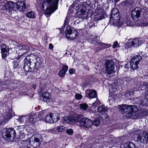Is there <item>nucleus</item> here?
I'll use <instances>...</instances> for the list:
<instances>
[{
    "label": "nucleus",
    "mask_w": 148,
    "mask_h": 148,
    "mask_svg": "<svg viewBox=\"0 0 148 148\" xmlns=\"http://www.w3.org/2000/svg\"><path fill=\"white\" fill-rule=\"evenodd\" d=\"M128 94H129L130 96H131L133 95V92L132 91H130L128 93Z\"/></svg>",
    "instance_id": "nucleus-53"
},
{
    "label": "nucleus",
    "mask_w": 148,
    "mask_h": 148,
    "mask_svg": "<svg viewBox=\"0 0 148 148\" xmlns=\"http://www.w3.org/2000/svg\"><path fill=\"white\" fill-rule=\"evenodd\" d=\"M118 46V43L117 41H115L114 42V44L113 45V47L114 48H115L116 47Z\"/></svg>",
    "instance_id": "nucleus-48"
},
{
    "label": "nucleus",
    "mask_w": 148,
    "mask_h": 148,
    "mask_svg": "<svg viewBox=\"0 0 148 148\" xmlns=\"http://www.w3.org/2000/svg\"><path fill=\"white\" fill-rule=\"evenodd\" d=\"M6 85V84H4V86H5V85Z\"/></svg>",
    "instance_id": "nucleus-60"
},
{
    "label": "nucleus",
    "mask_w": 148,
    "mask_h": 148,
    "mask_svg": "<svg viewBox=\"0 0 148 148\" xmlns=\"http://www.w3.org/2000/svg\"><path fill=\"white\" fill-rule=\"evenodd\" d=\"M142 25L143 26H148V18L144 19L142 23Z\"/></svg>",
    "instance_id": "nucleus-40"
},
{
    "label": "nucleus",
    "mask_w": 148,
    "mask_h": 148,
    "mask_svg": "<svg viewBox=\"0 0 148 148\" xmlns=\"http://www.w3.org/2000/svg\"><path fill=\"white\" fill-rule=\"evenodd\" d=\"M95 21L93 20L92 21V23H89V27L90 28L93 27H95Z\"/></svg>",
    "instance_id": "nucleus-42"
},
{
    "label": "nucleus",
    "mask_w": 148,
    "mask_h": 148,
    "mask_svg": "<svg viewBox=\"0 0 148 148\" xmlns=\"http://www.w3.org/2000/svg\"><path fill=\"white\" fill-rule=\"evenodd\" d=\"M107 0H101V1L103 2V3L105 4L106 3Z\"/></svg>",
    "instance_id": "nucleus-55"
},
{
    "label": "nucleus",
    "mask_w": 148,
    "mask_h": 148,
    "mask_svg": "<svg viewBox=\"0 0 148 148\" xmlns=\"http://www.w3.org/2000/svg\"><path fill=\"white\" fill-rule=\"evenodd\" d=\"M66 133L69 135H72L73 133V131L72 129H69L66 131Z\"/></svg>",
    "instance_id": "nucleus-41"
},
{
    "label": "nucleus",
    "mask_w": 148,
    "mask_h": 148,
    "mask_svg": "<svg viewBox=\"0 0 148 148\" xmlns=\"http://www.w3.org/2000/svg\"><path fill=\"white\" fill-rule=\"evenodd\" d=\"M36 86L35 84H33L32 85V87L34 89H35L36 88Z\"/></svg>",
    "instance_id": "nucleus-57"
},
{
    "label": "nucleus",
    "mask_w": 148,
    "mask_h": 148,
    "mask_svg": "<svg viewBox=\"0 0 148 148\" xmlns=\"http://www.w3.org/2000/svg\"><path fill=\"white\" fill-rule=\"evenodd\" d=\"M106 68L107 71L108 73L111 74L113 73L114 71V67L110 68L108 67V66H107V68Z\"/></svg>",
    "instance_id": "nucleus-35"
},
{
    "label": "nucleus",
    "mask_w": 148,
    "mask_h": 148,
    "mask_svg": "<svg viewBox=\"0 0 148 148\" xmlns=\"http://www.w3.org/2000/svg\"><path fill=\"white\" fill-rule=\"evenodd\" d=\"M14 68H16L17 66H16L15 67L14 66Z\"/></svg>",
    "instance_id": "nucleus-61"
},
{
    "label": "nucleus",
    "mask_w": 148,
    "mask_h": 148,
    "mask_svg": "<svg viewBox=\"0 0 148 148\" xmlns=\"http://www.w3.org/2000/svg\"><path fill=\"white\" fill-rule=\"evenodd\" d=\"M101 45V46H102L103 44H103V43H100L99 44Z\"/></svg>",
    "instance_id": "nucleus-59"
},
{
    "label": "nucleus",
    "mask_w": 148,
    "mask_h": 148,
    "mask_svg": "<svg viewBox=\"0 0 148 148\" xmlns=\"http://www.w3.org/2000/svg\"><path fill=\"white\" fill-rule=\"evenodd\" d=\"M26 5L23 1L18 2L16 3V10H19L20 11H23L25 9Z\"/></svg>",
    "instance_id": "nucleus-18"
},
{
    "label": "nucleus",
    "mask_w": 148,
    "mask_h": 148,
    "mask_svg": "<svg viewBox=\"0 0 148 148\" xmlns=\"http://www.w3.org/2000/svg\"><path fill=\"white\" fill-rule=\"evenodd\" d=\"M80 109L83 110H86L88 107V105L86 103L81 104H80Z\"/></svg>",
    "instance_id": "nucleus-38"
},
{
    "label": "nucleus",
    "mask_w": 148,
    "mask_h": 148,
    "mask_svg": "<svg viewBox=\"0 0 148 148\" xmlns=\"http://www.w3.org/2000/svg\"><path fill=\"white\" fill-rule=\"evenodd\" d=\"M41 58L31 54L27 56L24 60V69L28 68H36L41 62Z\"/></svg>",
    "instance_id": "nucleus-3"
},
{
    "label": "nucleus",
    "mask_w": 148,
    "mask_h": 148,
    "mask_svg": "<svg viewBox=\"0 0 148 148\" xmlns=\"http://www.w3.org/2000/svg\"><path fill=\"white\" fill-rule=\"evenodd\" d=\"M113 64L114 63L113 62L109 60L107 61L106 63V68H107V66H108L110 68L114 67Z\"/></svg>",
    "instance_id": "nucleus-32"
},
{
    "label": "nucleus",
    "mask_w": 148,
    "mask_h": 148,
    "mask_svg": "<svg viewBox=\"0 0 148 148\" xmlns=\"http://www.w3.org/2000/svg\"><path fill=\"white\" fill-rule=\"evenodd\" d=\"M131 44L134 47H137L141 45V43L138 38H136L133 40Z\"/></svg>",
    "instance_id": "nucleus-23"
},
{
    "label": "nucleus",
    "mask_w": 148,
    "mask_h": 148,
    "mask_svg": "<svg viewBox=\"0 0 148 148\" xmlns=\"http://www.w3.org/2000/svg\"><path fill=\"white\" fill-rule=\"evenodd\" d=\"M119 14V13L118 12V10L117 9L114 8L111 11V15L112 16H114V15L116 14Z\"/></svg>",
    "instance_id": "nucleus-39"
},
{
    "label": "nucleus",
    "mask_w": 148,
    "mask_h": 148,
    "mask_svg": "<svg viewBox=\"0 0 148 148\" xmlns=\"http://www.w3.org/2000/svg\"><path fill=\"white\" fill-rule=\"evenodd\" d=\"M133 133L136 135V138L137 142L143 144L148 143V133L147 132L142 131L137 129L134 131Z\"/></svg>",
    "instance_id": "nucleus-5"
},
{
    "label": "nucleus",
    "mask_w": 148,
    "mask_h": 148,
    "mask_svg": "<svg viewBox=\"0 0 148 148\" xmlns=\"http://www.w3.org/2000/svg\"><path fill=\"white\" fill-rule=\"evenodd\" d=\"M106 110L104 106H99L97 108V110L100 113L105 112Z\"/></svg>",
    "instance_id": "nucleus-33"
},
{
    "label": "nucleus",
    "mask_w": 148,
    "mask_h": 148,
    "mask_svg": "<svg viewBox=\"0 0 148 148\" xmlns=\"http://www.w3.org/2000/svg\"><path fill=\"white\" fill-rule=\"evenodd\" d=\"M141 60V57L139 55H136L133 58L130 62V66L132 69L134 70L138 68L137 65Z\"/></svg>",
    "instance_id": "nucleus-12"
},
{
    "label": "nucleus",
    "mask_w": 148,
    "mask_h": 148,
    "mask_svg": "<svg viewBox=\"0 0 148 148\" xmlns=\"http://www.w3.org/2000/svg\"><path fill=\"white\" fill-rule=\"evenodd\" d=\"M47 86L45 84H40L38 92L40 94L42 93L43 101L49 103L51 100V95L49 92L46 91L47 89Z\"/></svg>",
    "instance_id": "nucleus-7"
},
{
    "label": "nucleus",
    "mask_w": 148,
    "mask_h": 148,
    "mask_svg": "<svg viewBox=\"0 0 148 148\" xmlns=\"http://www.w3.org/2000/svg\"><path fill=\"white\" fill-rule=\"evenodd\" d=\"M23 117V116H20L17 119V120L18 121L21 123L24 120Z\"/></svg>",
    "instance_id": "nucleus-45"
},
{
    "label": "nucleus",
    "mask_w": 148,
    "mask_h": 148,
    "mask_svg": "<svg viewBox=\"0 0 148 148\" xmlns=\"http://www.w3.org/2000/svg\"><path fill=\"white\" fill-rule=\"evenodd\" d=\"M16 134L15 130L13 128L6 129L4 130L2 132L3 137L6 141H9L14 137Z\"/></svg>",
    "instance_id": "nucleus-8"
},
{
    "label": "nucleus",
    "mask_w": 148,
    "mask_h": 148,
    "mask_svg": "<svg viewBox=\"0 0 148 148\" xmlns=\"http://www.w3.org/2000/svg\"><path fill=\"white\" fill-rule=\"evenodd\" d=\"M124 148H138V147L136 145L132 142H130L125 144L124 145Z\"/></svg>",
    "instance_id": "nucleus-25"
},
{
    "label": "nucleus",
    "mask_w": 148,
    "mask_h": 148,
    "mask_svg": "<svg viewBox=\"0 0 148 148\" xmlns=\"http://www.w3.org/2000/svg\"><path fill=\"white\" fill-rule=\"evenodd\" d=\"M11 45H13L14 47L16 50V53L18 54V56L16 57V59L21 58L29 50V47L27 45H20L15 42H13Z\"/></svg>",
    "instance_id": "nucleus-4"
},
{
    "label": "nucleus",
    "mask_w": 148,
    "mask_h": 148,
    "mask_svg": "<svg viewBox=\"0 0 148 148\" xmlns=\"http://www.w3.org/2000/svg\"><path fill=\"white\" fill-rule=\"evenodd\" d=\"M27 16L29 18H34L36 17V15L34 12L31 11L27 13Z\"/></svg>",
    "instance_id": "nucleus-31"
},
{
    "label": "nucleus",
    "mask_w": 148,
    "mask_h": 148,
    "mask_svg": "<svg viewBox=\"0 0 148 148\" xmlns=\"http://www.w3.org/2000/svg\"><path fill=\"white\" fill-rule=\"evenodd\" d=\"M81 96L79 95V94L76 97L77 98V99H80L81 97Z\"/></svg>",
    "instance_id": "nucleus-52"
},
{
    "label": "nucleus",
    "mask_w": 148,
    "mask_h": 148,
    "mask_svg": "<svg viewBox=\"0 0 148 148\" xmlns=\"http://www.w3.org/2000/svg\"><path fill=\"white\" fill-rule=\"evenodd\" d=\"M66 37L68 40H73L77 36L76 32H72L70 26H68L65 30Z\"/></svg>",
    "instance_id": "nucleus-13"
},
{
    "label": "nucleus",
    "mask_w": 148,
    "mask_h": 148,
    "mask_svg": "<svg viewBox=\"0 0 148 148\" xmlns=\"http://www.w3.org/2000/svg\"><path fill=\"white\" fill-rule=\"evenodd\" d=\"M53 47V45L51 43H50L49 45V49H52Z\"/></svg>",
    "instance_id": "nucleus-51"
},
{
    "label": "nucleus",
    "mask_w": 148,
    "mask_h": 148,
    "mask_svg": "<svg viewBox=\"0 0 148 148\" xmlns=\"http://www.w3.org/2000/svg\"><path fill=\"white\" fill-rule=\"evenodd\" d=\"M68 69V66L65 65H63L62 69L60 70L59 72L58 75L60 77H64L65 74L66 72Z\"/></svg>",
    "instance_id": "nucleus-20"
},
{
    "label": "nucleus",
    "mask_w": 148,
    "mask_h": 148,
    "mask_svg": "<svg viewBox=\"0 0 148 148\" xmlns=\"http://www.w3.org/2000/svg\"><path fill=\"white\" fill-rule=\"evenodd\" d=\"M4 105L7 108L6 112V115L5 116V118L3 117H0V124H3L7 122L9 120L11 119L12 116L13 111L12 109V106L10 103L8 102H5Z\"/></svg>",
    "instance_id": "nucleus-6"
},
{
    "label": "nucleus",
    "mask_w": 148,
    "mask_h": 148,
    "mask_svg": "<svg viewBox=\"0 0 148 148\" xmlns=\"http://www.w3.org/2000/svg\"><path fill=\"white\" fill-rule=\"evenodd\" d=\"M4 47V46H3ZM5 47H3L1 49V53L2 56L3 58H5L8 55V50L5 48Z\"/></svg>",
    "instance_id": "nucleus-26"
},
{
    "label": "nucleus",
    "mask_w": 148,
    "mask_h": 148,
    "mask_svg": "<svg viewBox=\"0 0 148 148\" xmlns=\"http://www.w3.org/2000/svg\"><path fill=\"white\" fill-rule=\"evenodd\" d=\"M100 104V101H96L95 102L93 103L92 105V108L93 109L95 108L97 106L99 105Z\"/></svg>",
    "instance_id": "nucleus-37"
},
{
    "label": "nucleus",
    "mask_w": 148,
    "mask_h": 148,
    "mask_svg": "<svg viewBox=\"0 0 148 148\" xmlns=\"http://www.w3.org/2000/svg\"><path fill=\"white\" fill-rule=\"evenodd\" d=\"M105 13L102 9H96L93 15L92 16V20L95 21L103 19L105 16Z\"/></svg>",
    "instance_id": "nucleus-9"
},
{
    "label": "nucleus",
    "mask_w": 148,
    "mask_h": 148,
    "mask_svg": "<svg viewBox=\"0 0 148 148\" xmlns=\"http://www.w3.org/2000/svg\"><path fill=\"white\" fill-rule=\"evenodd\" d=\"M144 9H143L142 10V12H143L144 13H145L147 11V8H144Z\"/></svg>",
    "instance_id": "nucleus-54"
},
{
    "label": "nucleus",
    "mask_w": 148,
    "mask_h": 148,
    "mask_svg": "<svg viewBox=\"0 0 148 148\" xmlns=\"http://www.w3.org/2000/svg\"><path fill=\"white\" fill-rule=\"evenodd\" d=\"M80 116L76 115L73 116H66L63 118L64 123H73L78 122L79 121Z\"/></svg>",
    "instance_id": "nucleus-11"
},
{
    "label": "nucleus",
    "mask_w": 148,
    "mask_h": 148,
    "mask_svg": "<svg viewBox=\"0 0 148 148\" xmlns=\"http://www.w3.org/2000/svg\"><path fill=\"white\" fill-rule=\"evenodd\" d=\"M114 19H113V22H110L112 23H113L114 25H115L119 26L122 24V23L120 21V18H117L116 17L114 18Z\"/></svg>",
    "instance_id": "nucleus-29"
},
{
    "label": "nucleus",
    "mask_w": 148,
    "mask_h": 148,
    "mask_svg": "<svg viewBox=\"0 0 148 148\" xmlns=\"http://www.w3.org/2000/svg\"><path fill=\"white\" fill-rule=\"evenodd\" d=\"M69 71L70 74H74L75 72V70L73 69H69Z\"/></svg>",
    "instance_id": "nucleus-47"
},
{
    "label": "nucleus",
    "mask_w": 148,
    "mask_h": 148,
    "mask_svg": "<svg viewBox=\"0 0 148 148\" xmlns=\"http://www.w3.org/2000/svg\"><path fill=\"white\" fill-rule=\"evenodd\" d=\"M116 17L117 18H120V16L119 14H116L114 15V16H112V15H111V17L110 18V22H113V19H114V18Z\"/></svg>",
    "instance_id": "nucleus-36"
},
{
    "label": "nucleus",
    "mask_w": 148,
    "mask_h": 148,
    "mask_svg": "<svg viewBox=\"0 0 148 148\" xmlns=\"http://www.w3.org/2000/svg\"><path fill=\"white\" fill-rule=\"evenodd\" d=\"M102 115L101 116V118L103 119H107L108 117V114H101Z\"/></svg>",
    "instance_id": "nucleus-44"
},
{
    "label": "nucleus",
    "mask_w": 148,
    "mask_h": 148,
    "mask_svg": "<svg viewBox=\"0 0 148 148\" xmlns=\"http://www.w3.org/2000/svg\"><path fill=\"white\" fill-rule=\"evenodd\" d=\"M53 122H56L60 119V114L58 113L55 112L52 114Z\"/></svg>",
    "instance_id": "nucleus-27"
},
{
    "label": "nucleus",
    "mask_w": 148,
    "mask_h": 148,
    "mask_svg": "<svg viewBox=\"0 0 148 148\" xmlns=\"http://www.w3.org/2000/svg\"><path fill=\"white\" fill-rule=\"evenodd\" d=\"M120 108L121 112L125 116L132 119H142L146 116L148 113L147 109L143 108L140 110L136 114L138 108L135 106L122 105Z\"/></svg>",
    "instance_id": "nucleus-1"
},
{
    "label": "nucleus",
    "mask_w": 148,
    "mask_h": 148,
    "mask_svg": "<svg viewBox=\"0 0 148 148\" xmlns=\"http://www.w3.org/2000/svg\"><path fill=\"white\" fill-rule=\"evenodd\" d=\"M86 96L89 98H93L97 97L96 91L94 90H88L86 91Z\"/></svg>",
    "instance_id": "nucleus-17"
},
{
    "label": "nucleus",
    "mask_w": 148,
    "mask_h": 148,
    "mask_svg": "<svg viewBox=\"0 0 148 148\" xmlns=\"http://www.w3.org/2000/svg\"><path fill=\"white\" fill-rule=\"evenodd\" d=\"M6 0H0V4L1 5H5V3H6L7 2Z\"/></svg>",
    "instance_id": "nucleus-43"
},
{
    "label": "nucleus",
    "mask_w": 148,
    "mask_h": 148,
    "mask_svg": "<svg viewBox=\"0 0 148 148\" xmlns=\"http://www.w3.org/2000/svg\"><path fill=\"white\" fill-rule=\"evenodd\" d=\"M100 122V119L99 118H95L93 122H92V125L95 126L96 127L97 126Z\"/></svg>",
    "instance_id": "nucleus-34"
},
{
    "label": "nucleus",
    "mask_w": 148,
    "mask_h": 148,
    "mask_svg": "<svg viewBox=\"0 0 148 148\" xmlns=\"http://www.w3.org/2000/svg\"><path fill=\"white\" fill-rule=\"evenodd\" d=\"M147 91V93H148V90Z\"/></svg>",
    "instance_id": "nucleus-62"
},
{
    "label": "nucleus",
    "mask_w": 148,
    "mask_h": 148,
    "mask_svg": "<svg viewBox=\"0 0 148 148\" xmlns=\"http://www.w3.org/2000/svg\"><path fill=\"white\" fill-rule=\"evenodd\" d=\"M144 84H138V85L136 86V88L134 89V91L140 90H146L147 91L148 90V84H146L144 85Z\"/></svg>",
    "instance_id": "nucleus-19"
},
{
    "label": "nucleus",
    "mask_w": 148,
    "mask_h": 148,
    "mask_svg": "<svg viewBox=\"0 0 148 148\" xmlns=\"http://www.w3.org/2000/svg\"><path fill=\"white\" fill-rule=\"evenodd\" d=\"M137 80V78H135L134 79H131L130 82H136Z\"/></svg>",
    "instance_id": "nucleus-49"
},
{
    "label": "nucleus",
    "mask_w": 148,
    "mask_h": 148,
    "mask_svg": "<svg viewBox=\"0 0 148 148\" xmlns=\"http://www.w3.org/2000/svg\"><path fill=\"white\" fill-rule=\"evenodd\" d=\"M141 15V11L139 8H136L132 12L131 16L134 20H137Z\"/></svg>",
    "instance_id": "nucleus-15"
},
{
    "label": "nucleus",
    "mask_w": 148,
    "mask_h": 148,
    "mask_svg": "<svg viewBox=\"0 0 148 148\" xmlns=\"http://www.w3.org/2000/svg\"><path fill=\"white\" fill-rule=\"evenodd\" d=\"M16 3L12 1L7 2L5 4V10L9 11L11 10H16Z\"/></svg>",
    "instance_id": "nucleus-16"
},
{
    "label": "nucleus",
    "mask_w": 148,
    "mask_h": 148,
    "mask_svg": "<svg viewBox=\"0 0 148 148\" xmlns=\"http://www.w3.org/2000/svg\"><path fill=\"white\" fill-rule=\"evenodd\" d=\"M79 123L81 126L87 128L90 127L92 125V121L87 118H82Z\"/></svg>",
    "instance_id": "nucleus-14"
},
{
    "label": "nucleus",
    "mask_w": 148,
    "mask_h": 148,
    "mask_svg": "<svg viewBox=\"0 0 148 148\" xmlns=\"http://www.w3.org/2000/svg\"><path fill=\"white\" fill-rule=\"evenodd\" d=\"M78 17L79 18L82 19H86L88 18L87 14L84 10H81L80 12H78Z\"/></svg>",
    "instance_id": "nucleus-21"
},
{
    "label": "nucleus",
    "mask_w": 148,
    "mask_h": 148,
    "mask_svg": "<svg viewBox=\"0 0 148 148\" xmlns=\"http://www.w3.org/2000/svg\"><path fill=\"white\" fill-rule=\"evenodd\" d=\"M26 141L30 145L34 147H37L39 146L41 143L40 139L34 136H32L30 139H27L25 142Z\"/></svg>",
    "instance_id": "nucleus-10"
},
{
    "label": "nucleus",
    "mask_w": 148,
    "mask_h": 148,
    "mask_svg": "<svg viewBox=\"0 0 148 148\" xmlns=\"http://www.w3.org/2000/svg\"><path fill=\"white\" fill-rule=\"evenodd\" d=\"M109 85V89L110 92L113 93L119 90L118 87L117 85V84H110Z\"/></svg>",
    "instance_id": "nucleus-22"
},
{
    "label": "nucleus",
    "mask_w": 148,
    "mask_h": 148,
    "mask_svg": "<svg viewBox=\"0 0 148 148\" xmlns=\"http://www.w3.org/2000/svg\"><path fill=\"white\" fill-rule=\"evenodd\" d=\"M113 0H107V1H106V3H109L110 2H111V1H112V2ZM114 0V1L115 2H117L119 0Z\"/></svg>",
    "instance_id": "nucleus-50"
},
{
    "label": "nucleus",
    "mask_w": 148,
    "mask_h": 148,
    "mask_svg": "<svg viewBox=\"0 0 148 148\" xmlns=\"http://www.w3.org/2000/svg\"><path fill=\"white\" fill-rule=\"evenodd\" d=\"M110 148H112V147H111Z\"/></svg>",
    "instance_id": "nucleus-63"
},
{
    "label": "nucleus",
    "mask_w": 148,
    "mask_h": 148,
    "mask_svg": "<svg viewBox=\"0 0 148 148\" xmlns=\"http://www.w3.org/2000/svg\"><path fill=\"white\" fill-rule=\"evenodd\" d=\"M59 0H53L52 3H51L52 0H42L38 7L40 8L41 10L43 11L45 7H47L45 14L47 15H50L57 9Z\"/></svg>",
    "instance_id": "nucleus-2"
},
{
    "label": "nucleus",
    "mask_w": 148,
    "mask_h": 148,
    "mask_svg": "<svg viewBox=\"0 0 148 148\" xmlns=\"http://www.w3.org/2000/svg\"><path fill=\"white\" fill-rule=\"evenodd\" d=\"M101 49H99L98 50H97V52L98 51H101Z\"/></svg>",
    "instance_id": "nucleus-58"
},
{
    "label": "nucleus",
    "mask_w": 148,
    "mask_h": 148,
    "mask_svg": "<svg viewBox=\"0 0 148 148\" xmlns=\"http://www.w3.org/2000/svg\"><path fill=\"white\" fill-rule=\"evenodd\" d=\"M29 121L32 123H34L38 120V118L36 115L34 114L30 115L29 116Z\"/></svg>",
    "instance_id": "nucleus-24"
},
{
    "label": "nucleus",
    "mask_w": 148,
    "mask_h": 148,
    "mask_svg": "<svg viewBox=\"0 0 148 148\" xmlns=\"http://www.w3.org/2000/svg\"><path fill=\"white\" fill-rule=\"evenodd\" d=\"M45 120L46 122L49 123H53V120L52 113H50L49 115H47L45 117Z\"/></svg>",
    "instance_id": "nucleus-28"
},
{
    "label": "nucleus",
    "mask_w": 148,
    "mask_h": 148,
    "mask_svg": "<svg viewBox=\"0 0 148 148\" xmlns=\"http://www.w3.org/2000/svg\"><path fill=\"white\" fill-rule=\"evenodd\" d=\"M47 114V110H42L38 113V118H42L44 116H45Z\"/></svg>",
    "instance_id": "nucleus-30"
},
{
    "label": "nucleus",
    "mask_w": 148,
    "mask_h": 148,
    "mask_svg": "<svg viewBox=\"0 0 148 148\" xmlns=\"http://www.w3.org/2000/svg\"><path fill=\"white\" fill-rule=\"evenodd\" d=\"M63 130L62 126H60L57 127L56 128L57 130L59 132H61Z\"/></svg>",
    "instance_id": "nucleus-46"
},
{
    "label": "nucleus",
    "mask_w": 148,
    "mask_h": 148,
    "mask_svg": "<svg viewBox=\"0 0 148 148\" xmlns=\"http://www.w3.org/2000/svg\"><path fill=\"white\" fill-rule=\"evenodd\" d=\"M145 98L146 100L148 101V93L145 96Z\"/></svg>",
    "instance_id": "nucleus-56"
}]
</instances>
